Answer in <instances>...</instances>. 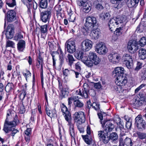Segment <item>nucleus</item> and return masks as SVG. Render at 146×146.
<instances>
[{
  "label": "nucleus",
  "mask_w": 146,
  "mask_h": 146,
  "mask_svg": "<svg viewBox=\"0 0 146 146\" xmlns=\"http://www.w3.org/2000/svg\"><path fill=\"white\" fill-rule=\"evenodd\" d=\"M13 117V120L11 121L13 125H15V126L17 124L20 123V121L18 118V117L16 113L14 116Z\"/></svg>",
  "instance_id": "49"
},
{
  "label": "nucleus",
  "mask_w": 146,
  "mask_h": 146,
  "mask_svg": "<svg viewBox=\"0 0 146 146\" xmlns=\"http://www.w3.org/2000/svg\"><path fill=\"white\" fill-rule=\"evenodd\" d=\"M114 88L118 92L122 93V94H121V95H126L128 92L127 90L124 89L123 88L120 86H115Z\"/></svg>",
  "instance_id": "30"
},
{
  "label": "nucleus",
  "mask_w": 146,
  "mask_h": 146,
  "mask_svg": "<svg viewBox=\"0 0 146 146\" xmlns=\"http://www.w3.org/2000/svg\"><path fill=\"white\" fill-rule=\"evenodd\" d=\"M45 110L47 115L50 117H53V115L56 114V111L55 109L53 110V112H52V113L50 112V111L49 109L47 107H46Z\"/></svg>",
  "instance_id": "52"
},
{
  "label": "nucleus",
  "mask_w": 146,
  "mask_h": 146,
  "mask_svg": "<svg viewBox=\"0 0 146 146\" xmlns=\"http://www.w3.org/2000/svg\"><path fill=\"white\" fill-rule=\"evenodd\" d=\"M137 43L141 47L143 46L146 44V38L145 37H142Z\"/></svg>",
  "instance_id": "48"
},
{
  "label": "nucleus",
  "mask_w": 146,
  "mask_h": 146,
  "mask_svg": "<svg viewBox=\"0 0 146 146\" xmlns=\"http://www.w3.org/2000/svg\"><path fill=\"white\" fill-rule=\"evenodd\" d=\"M143 102V101L138 98L135 99V101L134 103V104L136 107H138L142 105Z\"/></svg>",
  "instance_id": "51"
},
{
  "label": "nucleus",
  "mask_w": 146,
  "mask_h": 146,
  "mask_svg": "<svg viewBox=\"0 0 146 146\" xmlns=\"http://www.w3.org/2000/svg\"><path fill=\"white\" fill-rule=\"evenodd\" d=\"M124 63L128 69L131 68L133 66V60L131 56L129 54H125L123 56Z\"/></svg>",
  "instance_id": "13"
},
{
  "label": "nucleus",
  "mask_w": 146,
  "mask_h": 146,
  "mask_svg": "<svg viewBox=\"0 0 146 146\" xmlns=\"http://www.w3.org/2000/svg\"><path fill=\"white\" fill-rule=\"evenodd\" d=\"M74 117L75 120L81 121L82 123H84L85 121L84 113L82 111L76 112L74 114Z\"/></svg>",
  "instance_id": "16"
},
{
  "label": "nucleus",
  "mask_w": 146,
  "mask_h": 146,
  "mask_svg": "<svg viewBox=\"0 0 146 146\" xmlns=\"http://www.w3.org/2000/svg\"><path fill=\"white\" fill-rule=\"evenodd\" d=\"M66 60L67 62H68V64L70 66H71L74 61L73 56L69 54H68Z\"/></svg>",
  "instance_id": "42"
},
{
  "label": "nucleus",
  "mask_w": 146,
  "mask_h": 146,
  "mask_svg": "<svg viewBox=\"0 0 146 146\" xmlns=\"http://www.w3.org/2000/svg\"><path fill=\"white\" fill-rule=\"evenodd\" d=\"M61 93L60 94V97L62 99L64 98L68 95V91L67 89L63 88L61 92Z\"/></svg>",
  "instance_id": "47"
},
{
  "label": "nucleus",
  "mask_w": 146,
  "mask_h": 146,
  "mask_svg": "<svg viewBox=\"0 0 146 146\" xmlns=\"http://www.w3.org/2000/svg\"><path fill=\"white\" fill-rule=\"evenodd\" d=\"M89 85L87 83H85L84 84L83 86L84 87V89H82L83 90H84L87 93H88L87 91H88V90L89 88Z\"/></svg>",
  "instance_id": "61"
},
{
  "label": "nucleus",
  "mask_w": 146,
  "mask_h": 146,
  "mask_svg": "<svg viewBox=\"0 0 146 146\" xmlns=\"http://www.w3.org/2000/svg\"><path fill=\"white\" fill-rule=\"evenodd\" d=\"M7 19L9 23L14 21L16 20V13L14 10H10L7 13Z\"/></svg>",
  "instance_id": "14"
},
{
  "label": "nucleus",
  "mask_w": 146,
  "mask_h": 146,
  "mask_svg": "<svg viewBox=\"0 0 146 146\" xmlns=\"http://www.w3.org/2000/svg\"><path fill=\"white\" fill-rule=\"evenodd\" d=\"M40 27V30L41 35L47 33L48 31V26L46 25L41 26Z\"/></svg>",
  "instance_id": "40"
},
{
  "label": "nucleus",
  "mask_w": 146,
  "mask_h": 146,
  "mask_svg": "<svg viewBox=\"0 0 146 146\" xmlns=\"http://www.w3.org/2000/svg\"><path fill=\"white\" fill-rule=\"evenodd\" d=\"M48 5L47 0H40L39 2V6L42 9L47 8Z\"/></svg>",
  "instance_id": "38"
},
{
  "label": "nucleus",
  "mask_w": 146,
  "mask_h": 146,
  "mask_svg": "<svg viewBox=\"0 0 146 146\" xmlns=\"http://www.w3.org/2000/svg\"><path fill=\"white\" fill-rule=\"evenodd\" d=\"M15 126L11 121H9V120H5L3 130L6 133L10 132L11 135L13 136L18 131V130L13 127Z\"/></svg>",
  "instance_id": "2"
},
{
  "label": "nucleus",
  "mask_w": 146,
  "mask_h": 146,
  "mask_svg": "<svg viewBox=\"0 0 146 146\" xmlns=\"http://www.w3.org/2000/svg\"><path fill=\"white\" fill-rule=\"evenodd\" d=\"M139 0H126L127 6L129 8L136 7L139 2Z\"/></svg>",
  "instance_id": "22"
},
{
  "label": "nucleus",
  "mask_w": 146,
  "mask_h": 146,
  "mask_svg": "<svg viewBox=\"0 0 146 146\" xmlns=\"http://www.w3.org/2000/svg\"><path fill=\"white\" fill-rule=\"evenodd\" d=\"M135 124L139 130L145 129L146 125V122L141 115H138L135 118Z\"/></svg>",
  "instance_id": "4"
},
{
  "label": "nucleus",
  "mask_w": 146,
  "mask_h": 146,
  "mask_svg": "<svg viewBox=\"0 0 146 146\" xmlns=\"http://www.w3.org/2000/svg\"><path fill=\"white\" fill-rule=\"evenodd\" d=\"M108 134L107 132L105 133L102 131H100L98 132V136L100 141L104 143H107L109 142Z\"/></svg>",
  "instance_id": "15"
},
{
  "label": "nucleus",
  "mask_w": 146,
  "mask_h": 146,
  "mask_svg": "<svg viewBox=\"0 0 146 146\" xmlns=\"http://www.w3.org/2000/svg\"><path fill=\"white\" fill-rule=\"evenodd\" d=\"M108 57L109 61L114 64L118 62L121 58L119 54L117 53L110 54Z\"/></svg>",
  "instance_id": "18"
},
{
  "label": "nucleus",
  "mask_w": 146,
  "mask_h": 146,
  "mask_svg": "<svg viewBox=\"0 0 146 146\" xmlns=\"http://www.w3.org/2000/svg\"><path fill=\"white\" fill-rule=\"evenodd\" d=\"M61 111H62L63 115H64V117L66 120L68 121L71 120V117L70 113L68 110L67 107L63 104H62L61 106Z\"/></svg>",
  "instance_id": "17"
},
{
  "label": "nucleus",
  "mask_w": 146,
  "mask_h": 146,
  "mask_svg": "<svg viewBox=\"0 0 146 146\" xmlns=\"http://www.w3.org/2000/svg\"><path fill=\"white\" fill-rule=\"evenodd\" d=\"M14 29L13 25H10L7 27L5 35L7 39H11L13 36Z\"/></svg>",
  "instance_id": "19"
},
{
  "label": "nucleus",
  "mask_w": 146,
  "mask_h": 146,
  "mask_svg": "<svg viewBox=\"0 0 146 146\" xmlns=\"http://www.w3.org/2000/svg\"><path fill=\"white\" fill-rule=\"evenodd\" d=\"M100 17L103 20L107 21L110 17V15L109 13L106 12L103 13H102Z\"/></svg>",
  "instance_id": "45"
},
{
  "label": "nucleus",
  "mask_w": 146,
  "mask_h": 146,
  "mask_svg": "<svg viewBox=\"0 0 146 146\" xmlns=\"http://www.w3.org/2000/svg\"><path fill=\"white\" fill-rule=\"evenodd\" d=\"M55 9L56 12L57 16L58 17L60 16L62 17V9L61 8L60 5L56 6L54 8Z\"/></svg>",
  "instance_id": "46"
},
{
  "label": "nucleus",
  "mask_w": 146,
  "mask_h": 146,
  "mask_svg": "<svg viewBox=\"0 0 146 146\" xmlns=\"http://www.w3.org/2000/svg\"><path fill=\"white\" fill-rule=\"evenodd\" d=\"M73 104L75 108L77 107L81 108L84 105L83 102L78 99H76L74 101Z\"/></svg>",
  "instance_id": "34"
},
{
  "label": "nucleus",
  "mask_w": 146,
  "mask_h": 146,
  "mask_svg": "<svg viewBox=\"0 0 146 146\" xmlns=\"http://www.w3.org/2000/svg\"><path fill=\"white\" fill-rule=\"evenodd\" d=\"M17 49L20 51L22 52L25 48V42L23 40H20L17 44Z\"/></svg>",
  "instance_id": "27"
},
{
  "label": "nucleus",
  "mask_w": 146,
  "mask_h": 146,
  "mask_svg": "<svg viewBox=\"0 0 146 146\" xmlns=\"http://www.w3.org/2000/svg\"><path fill=\"white\" fill-rule=\"evenodd\" d=\"M26 95V92H22L19 94V97L21 101H23ZM22 102H23L22 101Z\"/></svg>",
  "instance_id": "60"
},
{
  "label": "nucleus",
  "mask_w": 146,
  "mask_h": 146,
  "mask_svg": "<svg viewBox=\"0 0 146 146\" xmlns=\"http://www.w3.org/2000/svg\"><path fill=\"white\" fill-rule=\"evenodd\" d=\"M127 80H122L121 81L118 82H116L117 86H120L121 87L125 86V85L127 83Z\"/></svg>",
  "instance_id": "54"
},
{
  "label": "nucleus",
  "mask_w": 146,
  "mask_h": 146,
  "mask_svg": "<svg viewBox=\"0 0 146 146\" xmlns=\"http://www.w3.org/2000/svg\"><path fill=\"white\" fill-rule=\"evenodd\" d=\"M138 45L135 40H131L128 43L127 48L129 50L134 53L139 48Z\"/></svg>",
  "instance_id": "11"
},
{
  "label": "nucleus",
  "mask_w": 146,
  "mask_h": 146,
  "mask_svg": "<svg viewBox=\"0 0 146 146\" xmlns=\"http://www.w3.org/2000/svg\"><path fill=\"white\" fill-rule=\"evenodd\" d=\"M76 99V97L75 96H72L70 98H69L68 99V105L70 106L72 102L73 101H74Z\"/></svg>",
  "instance_id": "58"
},
{
  "label": "nucleus",
  "mask_w": 146,
  "mask_h": 146,
  "mask_svg": "<svg viewBox=\"0 0 146 146\" xmlns=\"http://www.w3.org/2000/svg\"><path fill=\"white\" fill-rule=\"evenodd\" d=\"M127 80V78L125 77H123V75H120L116 77V79L115 80V82L121 81L122 80Z\"/></svg>",
  "instance_id": "56"
},
{
  "label": "nucleus",
  "mask_w": 146,
  "mask_h": 146,
  "mask_svg": "<svg viewBox=\"0 0 146 146\" xmlns=\"http://www.w3.org/2000/svg\"><path fill=\"white\" fill-rule=\"evenodd\" d=\"M16 113L11 109H8L7 111L6 120H10V119L14 117Z\"/></svg>",
  "instance_id": "24"
},
{
  "label": "nucleus",
  "mask_w": 146,
  "mask_h": 146,
  "mask_svg": "<svg viewBox=\"0 0 146 146\" xmlns=\"http://www.w3.org/2000/svg\"><path fill=\"white\" fill-rule=\"evenodd\" d=\"M97 23L96 19L94 17L89 16L87 17L85 24L86 31L88 33L89 31H91L93 30Z\"/></svg>",
  "instance_id": "1"
},
{
  "label": "nucleus",
  "mask_w": 146,
  "mask_h": 146,
  "mask_svg": "<svg viewBox=\"0 0 146 146\" xmlns=\"http://www.w3.org/2000/svg\"><path fill=\"white\" fill-rule=\"evenodd\" d=\"M37 61L38 64H37L36 65V66L38 68L40 67V65H41V66H43V60L42 58L41 55L40 54H38V57L37 59Z\"/></svg>",
  "instance_id": "50"
},
{
  "label": "nucleus",
  "mask_w": 146,
  "mask_h": 146,
  "mask_svg": "<svg viewBox=\"0 0 146 146\" xmlns=\"http://www.w3.org/2000/svg\"><path fill=\"white\" fill-rule=\"evenodd\" d=\"M23 38V35L20 33L17 34L14 37V40L17 41Z\"/></svg>",
  "instance_id": "59"
},
{
  "label": "nucleus",
  "mask_w": 146,
  "mask_h": 146,
  "mask_svg": "<svg viewBox=\"0 0 146 146\" xmlns=\"http://www.w3.org/2000/svg\"><path fill=\"white\" fill-rule=\"evenodd\" d=\"M68 122V125H69V131L70 134L72 138L75 139V134L74 128V125L71 122V120L67 121Z\"/></svg>",
  "instance_id": "25"
},
{
  "label": "nucleus",
  "mask_w": 146,
  "mask_h": 146,
  "mask_svg": "<svg viewBox=\"0 0 146 146\" xmlns=\"http://www.w3.org/2000/svg\"><path fill=\"white\" fill-rule=\"evenodd\" d=\"M71 10L70 9L68 10V15L69 16L68 19L70 21L74 22L75 20L76 16L75 15L72 13Z\"/></svg>",
  "instance_id": "36"
},
{
  "label": "nucleus",
  "mask_w": 146,
  "mask_h": 146,
  "mask_svg": "<svg viewBox=\"0 0 146 146\" xmlns=\"http://www.w3.org/2000/svg\"><path fill=\"white\" fill-rule=\"evenodd\" d=\"M92 107L96 110H99V104L95 102H94L92 105Z\"/></svg>",
  "instance_id": "62"
},
{
  "label": "nucleus",
  "mask_w": 146,
  "mask_h": 146,
  "mask_svg": "<svg viewBox=\"0 0 146 146\" xmlns=\"http://www.w3.org/2000/svg\"><path fill=\"white\" fill-rule=\"evenodd\" d=\"M82 61L86 66L89 67H90L93 66V64L89 60L87 56H83L82 58L80 59Z\"/></svg>",
  "instance_id": "29"
},
{
  "label": "nucleus",
  "mask_w": 146,
  "mask_h": 146,
  "mask_svg": "<svg viewBox=\"0 0 146 146\" xmlns=\"http://www.w3.org/2000/svg\"><path fill=\"white\" fill-rule=\"evenodd\" d=\"M74 73L75 75L76 78H79L81 77V74L79 72H76L73 70H70L67 69H65L63 71V75L65 76H68L70 73Z\"/></svg>",
  "instance_id": "21"
},
{
  "label": "nucleus",
  "mask_w": 146,
  "mask_h": 146,
  "mask_svg": "<svg viewBox=\"0 0 146 146\" xmlns=\"http://www.w3.org/2000/svg\"><path fill=\"white\" fill-rule=\"evenodd\" d=\"M88 57L90 61L92 64L96 65L98 64L101 61V60L96 53L93 52H90L88 55Z\"/></svg>",
  "instance_id": "9"
},
{
  "label": "nucleus",
  "mask_w": 146,
  "mask_h": 146,
  "mask_svg": "<svg viewBox=\"0 0 146 146\" xmlns=\"http://www.w3.org/2000/svg\"><path fill=\"white\" fill-rule=\"evenodd\" d=\"M84 53L83 51L82 50L78 49L75 54V56L77 59L80 60L83 56Z\"/></svg>",
  "instance_id": "39"
},
{
  "label": "nucleus",
  "mask_w": 146,
  "mask_h": 146,
  "mask_svg": "<svg viewBox=\"0 0 146 146\" xmlns=\"http://www.w3.org/2000/svg\"><path fill=\"white\" fill-rule=\"evenodd\" d=\"M122 28L123 26H120L119 28H116L115 31H114V33L117 35H121L122 33Z\"/></svg>",
  "instance_id": "53"
},
{
  "label": "nucleus",
  "mask_w": 146,
  "mask_h": 146,
  "mask_svg": "<svg viewBox=\"0 0 146 146\" xmlns=\"http://www.w3.org/2000/svg\"><path fill=\"white\" fill-rule=\"evenodd\" d=\"M65 46L68 52L70 53H73L76 50L75 42L74 41L69 40L65 43Z\"/></svg>",
  "instance_id": "7"
},
{
  "label": "nucleus",
  "mask_w": 146,
  "mask_h": 146,
  "mask_svg": "<svg viewBox=\"0 0 146 146\" xmlns=\"http://www.w3.org/2000/svg\"><path fill=\"white\" fill-rule=\"evenodd\" d=\"M76 94L77 95H79L84 97L85 98H87L88 96V93H87L86 91L82 89H79V90H76Z\"/></svg>",
  "instance_id": "32"
},
{
  "label": "nucleus",
  "mask_w": 146,
  "mask_h": 146,
  "mask_svg": "<svg viewBox=\"0 0 146 146\" xmlns=\"http://www.w3.org/2000/svg\"><path fill=\"white\" fill-rule=\"evenodd\" d=\"M6 47H12L14 48L15 46V43L12 41L7 40L6 44Z\"/></svg>",
  "instance_id": "55"
},
{
  "label": "nucleus",
  "mask_w": 146,
  "mask_h": 146,
  "mask_svg": "<svg viewBox=\"0 0 146 146\" xmlns=\"http://www.w3.org/2000/svg\"><path fill=\"white\" fill-rule=\"evenodd\" d=\"M124 18L123 17H120L118 18L114 17L110 19L108 25L109 28L111 31L112 30L111 29L117 25L118 26H123V22Z\"/></svg>",
  "instance_id": "3"
},
{
  "label": "nucleus",
  "mask_w": 146,
  "mask_h": 146,
  "mask_svg": "<svg viewBox=\"0 0 146 146\" xmlns=\"http://www.w3.org/2000/svg\"><path fill=\"white\" fill-rule=\"evenodd\" d=\"M6 3L10 7H13L16 4L15 0H6Z\"/></svg>",
  "instance_id": "44"
},
{
  "label": "nucleus",
  "mask_w": 146,
  "mask_h": 146,
  "mask_svg": "<svg viewBox=\"0 0 146 146\" xmlns=\"http://www.w3.org/2000/svg\"><path fill=\"white\" fill-rule=\"evenodd\" d=\"M96 51L100 54H105L107 51V49L103 43L100 42L96 45Z\"/></svg>",
  "instance_id": "10"
},
{
  "label": "nucleus",
  "mask_w": 146,
  "mask_h": 146,
  "mask_svg": "<svg viewBox=\"0 0 146 146\" xmlns=\"http://www.w3.org/2000/svg\"><path fill=\"white\" fill-rule=\"evenodd\" d=\"M118 136L117 134L115 132H113L111 133L108 136L109 141L110 139L113 141H116L118 139Z\"/></svg>",
  "instance_id": "35"
},
{
  "label": "nucleus",
  "mask_w": 146,
  "mask_h": 146,
  "mask_svg": "<svg viewBox=\"0 0 146 146\" xmlns=\"http://www.w3.org/2000/svg\"><path fill=\"white\" fill-rule=\"evenodd\" d=\"M90 31L91 32L90 35L92 36V38L96 40L98 38L100 34V32L98 29H96L95 30L94 29L91 31Z\"/></svg>",
  "instance_id": "26"
},
{
  "label": "nucleus",
  "mask_w": 146,
  "mask_h": 146,
  "mask_svg": "<svg viewBox=\"0 0 146 146\" xmlns=\"http://www.w3.org/2000/svg\"><path fill=\"white\" fill-rule=\"evenodd\" d=\"M87 0H77V3L78 5L82 6V5L87 3Z\"/></svg>",
  "instance_id": "63"
},
{
  "label": "nucleus",
  "mask_w": 146,
  "mask_h": 146,
  "mask_svg": "<svg viewBox=\"0 0 146 146\" xmlns=\"http://www.w3.org/2000/svg\"><path fill=\"white\" fill-rule=\"evenodd\" d=\"M51 15V11L48 9L40 13V19L44 23L49 22Z\"/></svg>",
  "instance_id": "6"
},
{
  "label": "nucleus",
  "mask_w": 146,
  "mask_h": 146,
  "mask_svg": "<svg viewBox=\"0 0 146 146\" xmlns=\"http://www.w3.org/2000/svg\"><path fill=\"white\" fill-rule=\"evenodd\" d=\"M133 142L130 138L126 137L123 141L122 138L120 137L119 141V146H133Z\"/></svg>",
  "instance_id": "12"
},
{
  "label": "nucleus",
  "mask_w": 146,
  "mask_h": 146,
  "mask_svg": "<svg viewBox=\"0 0 146 146\" xmlns=\"http://www.w3.org/2000/svg\"><path fill=\"white\" fill-rule=\"evenodd\" d=\"M82 138L84 139L85 142L88 145H89L92 143L93 139L90 136L87 135H82Z\"/></svg>",
  "instance_id": "31"
},
{
  "label": "nucleus",
  "mask_w": 146,
  "mask_h": 146,
  "mask_svg": "<svg viewBox=\"0 0 146 146\" xmlns=\"http://www.w3.org/2000/svg\"><path fill=\"white\" fill-rule=\"evenodd\" d=\"M124 72V69L123 68L118 67L115 68L113 72V74H115L114 76L117 77L120 75H123Z\"/></svg>",
  "instance_id": "20"
},
{
  "label": "nucleus",
  "mask_w": 146,
  "mask_h": 146,
  "mask_svg": "<svg viewBox=\"0 0 146 146\" xmlns=\"http://www.w3.org/2000/svg\"><path fill=\"white\" fill-rule=\"evenodd\" d=\"M51 55L52 57L53 66L54 67L55 66L56 61V58L59 56V53L57 52H53L51 53Z\"/></svg>",
  "instance_id": "37"
},
{
  "label": "nucleus",
  "mask_w": 146,
  "mask_h": 146,
  "mask_svg": "<svg viewBox=\"0 0 146 146\" xmlns=\"http://www.w3.org/2000/svg\"><path fill=\"white\" fill-rule=\"evenodd\" d=\"M25 139L26 141L29 143L31 137V129L27 128L25 131Z\"/></svg>",
  "instance_id": "23"
},
{
  "label": "nucleus",
  "mask_w": 146,
  "mask_h": 146,
  "mask_svg": "<svg viewBox=\"0 0 146 146\" xmlns=\"http://www.w3.org/2000/svg\"><path fill=\"white\" fill-rule=\"evenodd\" d=\"M23 76L25 77L26 80H27V78L29 76H31V74L29 71L26 70L25 72H23Z\"/></svg>",
  "instance_id": "57"
},
{
  "label": "nucleus",
  "mask_w": 146,
  "mask_h": 146,
  "mask_svg": "<svg viewBox=\"0 0 146 146\" xmlns=\"http://www.w3.org/2000/svg\"><path fill=\"white\" fill-rule=\"evenodd\" d=\"M139 58L142 60L146 58V50L143 48L140 49L139 51Z\"/></svg>",
  "instance_id": "28"
},
{
  "label": "nucleus",
  "mask_w": 146,
  "mask_h": 146,
  "mask_svg": "<svg viewBox=\"0 0 146 146\" xmlns=\"http://www.w3.org/2000/svg\"><path fill=\"white\" fill-rule=\"evenodd\" d=\"M75 68L78 70H80L81 69V64L80 62H78L75 64Z\"/></svg>",
  "instance_id": "64"
},
{
  "label": "nucleus",
  "mask_w": 146,
  "mask_h": 146,
  "mask_svg": "<svg viewBox=\"0 0 146 146\" xmlns=\"http://www.w3.org/2000/svg\"><path fill=\"white\" fill-rule=\"evenodd\" d=\"M92 42L90 40H86L82 42L81 45V49L83 51H89L92 47Z\"/></svg>",
  "instance_id": "8"
},
{
  "label": "nucleus",
  "mask_w": 146,
  "mask_h": 146,
  "mask_svg": "<svg viewBox=\"0 0 146 146\" xmlns=\"http://www.w3.org/2000/svg\"><path fill=\"white\" fill-rule=\"evenodd\" d=\"M83 6V11L86 13H88L91 9V7L89 4L87 3L85 4L82 5Z\"/></svg>",
  "instance_id": "41"
},
{
  "label": "nucleus",
  "mask_w": 146,
  "mask_h": 146,
  "mask_svg": "<svg viewBox=\"0 0 146 146\" xmlns=\"http://www.w3.org/2000/svg\"><path fill=\"white\" fill-rule=\"evenodd\" d=\"M14 88V85L11 83H9L5 87V91L7 92H10L12 91Z\"/></svg>",
  "instance_id": "43"
},
{
  "label": "nucleus",
  "mask_w": 146,
  "mask_h": 146,
  "mask_svg": "<svg viewBox=\"0 0 146 146\" xmlns=\"http://www.w3.org/2000/svg\"><path fill=\"white\" fill-rule=\"evenodd\" d=\"M136 134L137 135L138 138L141 140H145L144 143L146 142V133L141 132L140 131H137L136 132Z\"/></svg>",
  "instance_id": "33"
},
{
  "label": "nucleus",
  "mask_w": 146,
  "mask_h": 146,
  "mask_svg": "<svg viewBox=\"0 0 146 146\" xmlns=\"http://www.w3.org/2000/svg\"><path fill=\"white\" fill-rule=\"evenodd\" d=\"M102 126L107 133L111 131L114 128V125L110 120L101 121Z\"/></svg>",
  "instance_id": "5"
}]
</instances>
